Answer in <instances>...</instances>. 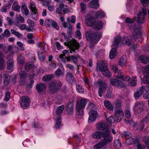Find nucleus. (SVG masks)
Here are the masks:
<instances>
[{
  "label": "nucleus",
  "instance_id": "a878e982",
  "mask_svg": "<svg viewBox=\"0 0 149 149\" xmlns=\"http://www.w3.org/2000/svg\"><path fill=\"white\" fill-rule=\"evenodd\" d=\"M144 86H141L139 90L134 94V96L136 98H138L141 96L143 92Z\"/></svg>",
  "mask_w": 149,
  "mask_h": 149
},
{
  "label": "nucleus",
  "instance_id": "4c0bfd02",
  "mask_svg": "<svg viewBox=\"0 0 149 149\" xmlns=\"http://www.w3.org/2000/svg\"><path fill=\"white\" fill-rule=\"evenodd\" d=\"M56 124L54 126L56 129H57L59 128L61 125V118L60 116H58V118L56 120Z\"/></svg>",
  "mask_w": 149,
  "mask_h": 149
},
{
  "label": "nucleus",
  "instance_id": "680f3d73",
  "mask_svg": "<svg viewBox=\"0 0 149 149\" xmlns=\"http://www.w3.org/2000/svg\"><path fill=\"white\" fill-rule=\"evenodd\" d=\"M115 120H115L114 118L112 116H110L107 119V121L110 123H113L116 122Z\"/></svg>",
  "mask_w": 149,
  "mask_h": 149
},
{
  "label": "nucleus",
  "instance_id": "79ce46f5",
  "mask_svg": "<svg viewBox=\"0 0 149 149\" xmlns=\"http://www.w3.org/2000/svg\"><path fill=\"white\" fill-rule=\"evenodd\" d=\"M115 108L116 109H120L122 106L121 102L118 100H116L114 102Z\"/></svg>",
  "mask_w": 149,
  "mask_h": 149
},
{
  "label": "nucleus",
  "instance_id": "4d7b16f0",
  "mask_svg": "<svg viewBox=\"0 0 149 149\" xmlns=\"http://www.w3.org/2000/svg\"><path fill=\"white\" fill-rule=\"evenodd\" d=\"M3 76L4 78V83L6 85H8L9 84V79L8 78V76L7 75L5 74H4Z\"/></svg>",
  "mask_w": 149,
  "mask_h": 149
},
{
  "label": "nucleus",
  "instance_id": "6e6552de",
  "mask_svg": "<svg viewBox=\"0 0 149 149\" xmlns=\"http://www.w3.org/2000/svg\"><path fill=\"white\" fill-rule=\"evenodd\" d=\"M76 107L77 114L80 116L83 115L84 108V100L81 99L80 100L79 99L76 102Z\"/></svg>",
  "mask_w": 149,
  "mask_h": 149
},
{
  "label": "nucleus",
  "instance_id": "4468645a",
  "mask_svg": "<svg viewBox=\"0 0 149 149\" xmlns=\"http://www.w3.org/2000/svg\"><path fill=\"white\" fill-rule=\"evenodd\" d=\"M95 126L97 129L98 130H104V131H106L107 130H110L106 123L104 121L97 123L96 124Z\"/></svg>",
  "mask_w": 149,
  "mask_h": 149
},
{
  "label": "nucleus",
  "instance_id": "423d86ee",
  "mask_svg": "<svg viewBox=\"0 0 149 149\" xmlns=\"http://www.w3.org/2000/svg\"><path fill=\"white\" fill-rule=\"evenodd\" d=\"M147 14L146 9L142 8L138 13L136 17V22L138 24H142L144 22L145 20V17Z\"/></svg>",
  "mask_w": 149,
  "mask_h": 149
},
{
  "label": "nucleus",
  "instance_id": "9b49d317",
  "mask_svg": "<svg viewBox=\"0 0 149 149\" xmlns=\"http://www.w3.org/2000/svg\"><path fill=\"white\" fill-rule=\"evenodd\" d=\"M85 35L87 40L91 41L93 43L96 44L98 42V40L97 39L96 34L94 32H86Z\"/></svg>",
  "mask_w": 149,
  "mask_h": 149
},
{
  "label": "nucleus",
  "instance_id": "5fc2aeb1",
  "mask_svg": "<svg viewBox=\"0 0 149 149\" xmlns=\"http://www.w3.org/2000/svg\"><path fill=\"white\" fill-rule=\"evenodd\" d=\"M33 66L32 63H28L25 65V69L26 71H28L32 68Z\"/></svg>",
  "mask_w": 149,
  "mask_h": 149
},
{
  "label": "nucleus",
  "instance_id": "ddd939ff",
  "mask_svg": "<svg viewBox=\"0 0 149 149\" xmlns=\"http://www.w3.org/2000/svg\"><path fill=\"white\" fill-rule=\"evenodd\" d=\"M30 101V100L28 97L26 96L22 97L20 101L21 107L23 109L26 108L29 106Z\"/></svg>",
  "mask_w": 149,
  "mask_h": 149
},
{
  "label": "nucleus",
  "instance_id": "864d4df0",
  "mask_svg": "<svg viewBox=\"0 0 149 149\" xmlns=\"http://www.w3.org/2000/svg\"><path fill=\"white\" fill-rule=\"evenodd\" d=\"M76 89L77 91L81 93H83L84 92V88L81 86L77 85L76 86Z\"/></svg>",
  "mask_w": 149,
  "mask_h": 149
},
{
  "label": "nucleus",
  "instance_id": "37998d69",
  "mask_svg": "<svg viewBox=\"0 0 149 149\" xmlns=\"http://www.w3.org/2000/svg\"><path fill=\"white\" fill-rule=\"evenodd\" d=\"M73 26L69 24V26L68 27V28L67 29V33L69 36V37H70V36H71L73 34L72 28Z\"/></svg>",
  "mask_w": 149,
  "mask_h": 149
},
{
  "label": "nucleus",
  "instance_id": "0e129e2a",
  "mask_svg": "<svg viewBox=\"0 0 149 149\" xmlns=\"http://www.w3.org/2000/svg\"><path fill=\"white\" fill-rule=\"evenodd\" d=\"M89 114L93 116H95L96 117H97L98 116V114L97 111L94 110L91 111L89 112Z\"/></svg>",
  "mask_w": 149,
  "mask_h": 149
},
{
  "label": "nucleus",
  "instance_id": "dca6fc26",
  "mask_svg": "<svg viewBox=\"0 0 149 149\" xmlns=\"http://www.w3.org/2000/svg\"><path fill=\"white\" fill-rule=\"evenodd\" d=\"M132 136V134L130 132H125L124 136L127 139L126 142H127L130 141V144H134L137 143L138 141L137 140L134 139H129Z\"/></svg>",
  "mask_w": 149,
  "mask_h": 149
},
{
  "label": "nucleus",
  "instance_id": "603ef678",
  "mask_svg": "<svg viewBox=\"0 0 149 149\" xmlns=\"http://www.w3.org/2000/svg\"><path fill=\"white\" fill-rule=\"evenodd\" d=\"M51 26L53 28L56 29L57 30H58L59 28L57 23L56 21L53 20L51 23Z\"/></svg>",
  "mask_w": 149,
  "mask_h": 149
},
{
  "label": "nucleus",
  "instance_id": "20e7f679",
  "mask_svg": "<svg viewBox=\"0 0 149 149\" xmlns=\"http://www.w3.org/2000/svg\"><path fill=\"white\" fill-rule=\"evenodd\" d=\"M125 21L127 23L129 24L128 26L129 29H131L134 28V32H133L132 38L136 39L141 36V32L140 28L136 27L134 28L135 26L134 23V20L131 19L130 18L127 17L125 19Z\"/></svg>",
  "mask_w": 149,
  "mask_h": 149
},
{
  "label": "nucleus",
  "instance_id": "39448f33",
  "mask_svg": "<svg viewBox=\"0 0 149 149\" xmlns=\"http://www.w3.org/2000/svg\"><path fill=\"white\" fill-rule=\"evenodd\" d=\"M62 86L61 82L58 80L52 81L48 86L49 91L52 93L57 92Z\"/></svg>",
  "mask_w": 149,
  "mask_h": 149
},
{
  "label": "nucleus",
  "instance_id": "f8f14e48",
  "mask_svg": "<svg viewBox=\"0 0 149 149\" xmlns=\"http://www.w3.org/2000/svg\"><path fill=\"white\" fill-rule=\"evenodd\" d=\"M111 85L115 86L117 88H120L125 87V84L121 81L114 79H110Z\"/></svg>",
  "mask_w": 149,
  "mask_h": 149
},
{
  "label": "nucleus",
  "instance_id": "c756f323",
  "mask_svg": "<svg viewBox=\"0 0 149 149\" xmlns=\"http://www.w3.org/2000/svg\"><path fill=\"white\" fill-rule=\"evenodd\" d=\"M122 42L123 44L126 45L128 46H130L132 43V41L130 40L127 37H125L123 38L122 40Z\"/></svg>",
  "mask_w": 149,
  "mask_h": 149
},
{
  "label": "nucleus",
  "instance_id": "774afa93",
  "mask_svg": "<svg viewBox=\"0 0 149 149\" xmlns=\"http://www.w3.org/2000/svg\"><path fill=\"white\" fill-rule=\"evenodd\" d=\"M56 66V63L54 61H52L51 63L50 64L49 68L51 69H53L55 68Z\"/></svg>",
  "mask_w": 149,
  "mask_h": 149
},
{
  "label": "nucleus",
  "instance_id": "a19ab883",
  "mask_svg": "<svg viewBox=\"0 0 149 149\" xmlns=\"http://www.w3.org/2000/svg\"><path fill=\"white\" fill-rule=\"evenodd\" d=\"M17 61L19 65H21L24 63V59L23 57L21 55H20L17 58Z\"/></svg>",
  "mask_w": 149,
  "mask_h": 149
},
{
  "label": "nucleus",
  "instance_id": "aec40b11",
  "mask_svg": "<svg viewBox=\"0 0 149 149\" xmlns=\"http://www.w3.org/2000/svg\"><path fill=\"white\" fill-rule=\"evenodd\" d=\"M12 47V46L11 45L6 46L4 45L0 44V49H3V51L6 53L11 50Z\"/></svg>",
  "mask_w": 149,
  "mask_h": 149
},
{
  "label": "nucleus",
  "instance_id": "2eb2a0df",
  "mask_svg": "<svg viewBox=\"0 0 149 149\" xmlns=\"http://www.w3.org/2000/svg\"><path fill=\"white\" fill-rule=\"evenodd\" d=\"M123 112L121 110H118L115 112L114 115V118L116 122H119L121 120L123 116Z\"/></svg>",
  "mask_w": 149,
  "mask_h": 149
},
{
  "label": "nucleus",
  "instance_id": "6e6d98bb",
  "mask_svg": "<svg viewBox=\"0 0 149 149\" xmlns=\"http://www.w3.org/2000/svg\"><path fill=\"white\" fill-rule=\"evenodd\" d=\"M89 114V116L88 118V122L89 123H91L93 122L96 119L97 117L94 116H93Z\"/></svg>",
  "mask_w": 149,
  "mask_h": 149
},
{
  "label": "nucleus",
  "instance_id": "052dcab7",
  "mask_svg": "<svg viewBox=\"0 0 149 149\" xmlns=\"http://www.w3.org/2000/svg\"><path fill=\"white\" fill-rule=\"evenodd\" d=\"M144 140L146 146L149 147V136H145L144 138Z\"/></svg>",
  "mask_w": 149,
  "mask_h": 149
},
{
  "label": "nucleus",
  "instance_id": "58836bf2",
  "mask_svg": "<svg viewBox=\"0 0 149 149\" xmlns=\"http://www.w3.org/2000/svg\"><path fill=\"white\" fill-rule=\"evenodd\" d=\"M21 11L26 16L28 15L29 14V10L26 6L25 5L22 6Z\"/></svg>",
  "mask_w": 149,
  "mask_h": 149
},
{
  "label": "nucleus",
  "instance_id": "c85d7f7f",
  "mask_svg": "<svg viewBox=\"0 0 149 149\" xmlns=\"http://www.w3.org/2000/svg\"><path fill=\"white\" fill-rule=\"evenodd\" d=\"M139 59L142 63L146 64L149 61V56H145L142 55L139 57Z\"/></svg>",
  "mask_w": 149,
  "mask_h": 149
},
{
  "label": "nucleus",
  "instance_id": "338daca9",
  "mask_svg": "<svg viewBox=\"0 0 149 149\" xmlns=\"http://www.w3.org/2000/svg\"><path fill=\"white\" fill-rule=\"evenodd\" d=\"M141 1L143 6L146 7L148 6L149 0H141Z\"/></svg>",
  "mask_w": 149,
  "mask_h": 149
},
{
  "label": "nucleus",
  "instance_id": "c9c22d12",
  "mask_svg": "<svg viewBox=\"0 0 149 149\" xmlns=\"http://www.w3.org/2000/svg\"><path fill=\"white\" fill-rule=\"evenodd\" d=\"M115 47H112L109 53V58L111 59L114 58L116 55V50Z\"/></svg>",
  "mask_w": 149,
  "mask_h": 149
},
{
  "label": "nucleus",
  "instance_id": "f03ea898",
  "mask_svg": "<svg viewBox=\"0 0 149 149\" xmlns=\"http://www.w3.org/2000/svg\"><path fill=\"white\" fill-rule=\"evenodd\" d=\"M102 137L103 138V140L94 146V149L100 148L112 141V138L110 134V130H107L106 131H103Z\"/></svg>",
  "mask_w": 149,
  "mask_h": 149
},
{
  "label": "nucleus",
  "instance_id": "b1692460",
  "mask_svg": "<svg viewBox=\"0 0 149 149\" xmlns=\"http://www.w3.org/2000/svg\"><path fill=\"white\" fill-rule=\"evenodd\" d=\"M70 59L71 61L75 64L77 63L79 61L83 62V60L81 59L79 56H70Z\"/></svg>",
  "mask_w": 149,
  "mask_h": 149
},
{
  "label": "nucleus",
  "instance_id": "e2e57ef3",
  "mask_svg": "<svg viewBox=\"0 0 149 149\" xmlns=\"http://www.w3.org/2000/svg\"><path fill=\"white\" fill-rule=\"evenodd\" d=\"M4 58L0 57V69H3L4 67Z\"/></svg>",
  "mask_w": 149,
  "mask_h": 149
},
{
  "label": "nucleus",
  "instance_id": "e433bc0d",
  "mask_svg": "<svg viewBox=\"0 0 149 149\" xmlns=\"http://www.w3.org/2000/svg\"><path fill=\"white\" fill-rule=\"evenodd\" d=\"M64 106L62 105L59 107L57 109L56 114L57 115H60L62 113L64 109Z\"/></svg>",
  "mask_w": 149,
  "mask_h": 149
},
{
  "label": "nucleus",
  "instance_id": "bb28decb",
  "mask_svg": "<svg viewBox=\"0 0 149 149\" xmlns=\"http://www.w3.org/2000/svg\"><path fill=\"white\" fill-rule=\"evenodd\" d=\"M36 88L39 92H41L45 90L46 86L45 85L43 84H39L37 85Z\"/></svg>",
  "mask_w": 149,
  "mask_h": 149
},
{
  "label": "nucleus",
  "instance_id": "5701e85b",
  "mask_svg": "<svg viewBox=\"0 0 149 149\" xmlns=\"http://www.w3.org/2000/svg\"><path fill=\"white\" fill-rule=\"evenodd\" d=\"M103 131H96L93 134L92 136L94 139H99L102 137Z\"/></svg>",
  "mask_w": 149,
  "mask_h": 149
},
{
  "label": "nucleus",
  "instance_id": "2f4dec72",
  "mask_svg": "<svg viewBox=\"0 0 149 149\" xmlns=\"http://www.w3.org/2000/svg\"><path fill=\"white\" fill-rule=\"evenodd\" d=\"M66 78L67 81L68 82H70L72 81H75L74 78L72 75L70 73L67 74Z\"/></svg>",
  "mask_w": 149,
  "mask_h": 149
},
{
  "label": "nucleus",
  "instance_id": "cd10ccee",
  "mask_svg": "<svg viewBox=\"0 0 149 149\" xmlns=\"http://www.w3.org/2000/svg\"><path fill=\"white\" fill-rule=\"evenodd\" d=\"M120 41L121 38L119 36H117L115 39L113 45H112V47H115V48L117 47Z\"/></svg>",
  "mask_w": 149,
  "mask_h": 149
},
{
  "label": "nucleus",
  "instance_id": "c03bdc74",
  "mask_svg": "<svg viewBox=\"0 0 149 149\" xmlns=\"http://www.w3.org/2000/svg\"><path fill=\"white\" fill-rule=\"evenodd\" d=\"M38 55L39 59L41 61L44 60L45 58V56L43 54V52L39 51L38 52Z\"/></svg>",
  "mask_w": 149,
  "mask_h": 149
},
{
  "label": "nucleus",
  "instance_id": "09e8293b",
  "mask_svg": "<svg viewBox=\"0 0 149 149\" xmlns=\"http://www.w3.org/2000/svg\"><path fill=\"white\" fill-rule=\"evenodd\" d=\"M114 145L117 148H119L121 146V143L120 140L116 139L114 141Z\"/></svg>",
  "mask_w": 149,
  "mask_h": 149
},
{
  "label": "nucleus",
  "instance_id": "7c9ffc66",
  "mask_svg": "<svg viewBox=\"0 0 149 149\" xmlns=\"http://www.w3.org/2000/svg\"><path fill=\"white\" fill-rule=\"evenodd\" d=\"M92 25L96 29H101L102 28V24L100 22H96L94 24H93Z\"/></svg>",
  "mask_w": 149,
  "mask_h": 149
},
{
  "label": "nucleus",
  "instance_id": "6ab92c4d",
  "mask_svg": "<svg viewBox=\"0 0 149 149\" xmlns=\"http://www.w3.org/2000/svg\"><path fill=\"white\" fill-rule=\"evenodd\" d=\"M106 14L102 10H99L95 13V17L98 19H101L104 17Z\"/></svg>",
  "mask_w": 149,
  "mask_h": 149
},
{
  "label": "nucleus",
  "instance_id": "a211bd4d",
  "mask_svg": "<svg viewBox=\"0 0 149 149\" xmlns=\"http://www.w3.org/2000/svg\"><path fill=\"white\" fill-rule=\"evenodd\" d=\"M88 7L90 8L97 9L100 6L99 0H93L91 1L88 4Z\"/></svg>",
  "mask_w": 149,
  "mask_h": 149
},
{
  "label": "nucleus",
  "instance_id": "49530a36",
  "mask_svg": "<svg viewBox=\"0 0 149 149\" xmlns=\"http://www.w3.org/2000/svg\"><path fill=\"white\" fill-rule=\"evenodd\" d=\"M10 31L12 34H14L18 38H21L22 36V35L21 33H20L19 32L16 31L14 29H11Z\"/></svg>",
  "mask_w": 149,
  "mask_h": 149
},
{
  "label": "nucleus",
  "instance_id": "69168bd1",
  "mask_svg": "<svg viewBox=\"0 0 149 149\" xmlns=\"http://www.w3.org/2000/svg\"><path fill=\"white\" fill-rule=\"evenodd\" d=\"M10 93L9 92H7L6 93L4 100L6 101H8L10 97Z\"/></svg>",
  "mask_w": 149,
  "mask_h": 149
},
{
  "label": "nucleus",
  "instance_id": "f257e3e1",
  "mask_svg": "<svg viewBox=\"0 0 149 149\" xmlns=\"http://www.w3.org/2000/svg\"><path fill=\"white\" fill-rule=\"evenodd\" d=\"M60 35L61 37L64 36V39L66 40L67 42H65L64 44L69 47L70 52L71 53H75V50H78L79 49V43L74 39H72L70 40L68 37L69 36H66L65 33L64 32H62Z\"/></svg>",
  "mask_w": 149,
  "mask_h": 149
},
{
  "label": "nucleus",
  "instance_id": "f3484780",
  "mask_svg": "<svg viewBox=\"0 0 149 149\" xmlns=\"http://www.w3.org/2000/svg\"><path fill=\"white\" fill-rule=\"evenodd\" d=\"M66 109L68 115L73 114L74 109V103L73 102H68L66 106Z\"/></svg>",
  "mask_w": 149,
  "mask_h": 149
},
{
  "label": "nucleus",
  "instance_id": "de8ad7c7",
  "mask_svg": "<svg viewBox=\"0 0 149 149\" xmlns=\"http://www.w3.org/2000/svg\"><path fill=\"white\" fill-rule=\"evenodd\" d=\"M137 81L136 77H132V80L129 83L130 85L131 86H134L137 84Z\"/></svg>",
  "mask_w": 149,
  "mask_h": 149
},
{
  "label": "nucleus",
  "instance_id": "a18cd8bd",
  "mask_svg": "<svg viewBox=\"0 0 149 149\" xmlns=\"http://www.w3.org/2000/svg\"><path fill=\"white\" fill-rule=\"evenodd\" d=\"M113 89L110 88L107 90L106 94V96L107 98H110L112 97Z\"/></svg>",
  "mask_w": 149,
  "mask_h": 149
},
{
  "label": "nucleus",
  "instance_id": "9d476101",
  "mask_svg": "<svg viewBox=\"0 0 149 149\" xmlns=\"http://www.w3.org/2000/svg\"><path fill=\"white\" fill-rule=\"evenodd\" d=\"M144 104L142 102H137L135 104L134 110L135 113H141L144 110Z\"/></svg>",
  "mask_w": 149,
  "mask_h": 149
},
{
  "label": "nucleus",
  "instance_id": "13d9d810",
  "mask_svg": "<svg viewBox=\"0 0 149 149\" xmlns=\"http://www.w3.org/2000/svg\"><path fill=\"white\" fill-rule=\"evenodd\" d=\"M20 78L21 80L24 79L26 76V72L24 71H21L19 73Z\"/></svg>",
  "mask_w": 149,
  "mask_h": 149
},
{
  "label": "nucleus",
  "instance_id": "473e14b6",
  "mask_svg": "<svg viewBox=\"0 0 149 149\" xmlns=\"http://www.w3.org/2000/svg\"><path fill=\"white\" fill-rule=\"evenodd\" d=\"M54 77L52 74L48 75H45L43 77L42 80L45 81H48L53 78Z\"/></svg>",
  "mask_w": 149,
  "mask_h": 149
},
{
  "label": "nucleus",
  "instance_id": "72a5a7b5",
  "mask_svg": "<svg viewBox=\"0 0 149 149\" xmlns=\"http://www.w3.org/2000/svg\"><path fill=\"white\" fill-rule=\"evenodd\" d=\"M16 20L17 22L15 23V24L18 26L20 24L24 22V19L23 17L21 15L19 14L17 17Z\"/></svg>",
  "mask_w": 149,
  "mask_h": 149
},
{
  "label": "nucleus",
  "instance_id": "412c9836",
  "mask_svg": "<svg viewBox=\"0 0 149 149\" xmlns=\"http://www.w3.org/2000/svg\"><path fill=\"white\" fill-rule=\"evenodd\" d=\"M104 106L110 111H112L113 110V107L112 105L111 102L109 100H106L104 101Z\"/></svg>",
  "mask_w": 149,
  "mask_h": 149
},
{
  "label": "nucleus",
  "instance_id": "bf43d9fd",
  "mask_svg": "<svg viewBox=\"0 0 149 149\" xmlns=\"http://www.w3.org/2000/svg\"><path fill=\"white\" fill-rule=\"evenodd\" d=\"M88 108L91 109H95L97 108V107L93 103L89 102L88 104Z\"/></svg>",
  "mask_w": 149,
  "mask_h": 149
},
{
  "label": "nucleus",
  "instance_id": "ea45409f",
  "mask_svg": "<svg viewBox=\"0 0 149 149\" xmlns=\"http://www.w3.org/2000/svg\"><path fill=\"white\" fill-rule=\"evenodd\" d=\"M12 7L14 8V10L15 11L19 12L20 7L18 5V2H15L13 4Z\"/></svg>",
  "mask_w": 149,
  "mask_h": 149
},
{
  "label": "nucleus",
  "instance_id": "3c124183",
  "mask_svg": "<svg viewBox=\"0 0 149 149\" xmlns=\"http://www.w3.org/2000/svg\"><path fill=\"white\" fill-rule=\"evenodd\" d=\"M10 32L8 29H6L2 34V36L3 38L6 37L7 38L9 37L10 36Z\"/></svg>",
  "mask_w": 149,
  "mask_h": 149
},
{
  "label": "nucleus",
  "instance_id": "7ed1b4c3",
  "mask_svg": "<svg viewBox=\"0 0 149 149\" xmlns=\"http://www.w3.org/2000/svg\"><path fill=\"white\" fill-rule=\"evenodd\" d=\"M96 69L97 71L101 72L105 77H110L112 74L109 71L107 62L103 61H98Z\"/></svg>",
  "mask_w": 149,
  "mask_h": 149
},
{
  "label": "nucleus",
  "instance_id": "0eeeda50",
  "mask_svg": "<svg viewBox=\"0 0 149 149\" xmlns=\"http://www.w3.org/2000/svg\"><path fill=\"white\" fill-rule=\"evenodd\" d=\"M143 82L144 84L148 85L143 88V97L144 98L148 99H149V76H144L143 80Z\"/></svg>",
  "mask_w": 149,
  "mask_h": 149
},
{
  "label": "nucleus",
  "instance_id": "8fccbe9b",
  "mask_svg": "<svg viewBox=\"0 0 149 149\" xmlns=\"http://www.w3.org/2000/svg\"><path fill=\"white\" fill-rule=\"evenodd\" d=\"M52 21L53 20L52 19H46L45 20L44 22L45 26L49 27H51V23L52 22Z\"/></svg>",
  "mask_w": 149,
  "mask_h": 149
},
{
  "label": "nucleus",
  "instance_id": "4be33fe9",
  "mask_svg": "<svg viewBox=\"0 0 149 149\" xmlns=\"http://www.w3.org/2000/svg\"><path fill=\"white\" fill-rule=\"evenodd\" d=\"M144 123L141 122L136 123L134 125L133 128L134 130H139L141 131L143 129L144 127Z\"/></svg>",
  "mask_w": 149,
  "mask_h": 149
},
{
  "label": "nucleus",
  "instance_id": "f704fd0d",
  "mask_svg": "<svg viewBox=\"0 0 149 149\" xmlns=\"http://www.w3.org/2000/svg\"><path fill=\"white\" fill-rule=\"evenodd\" d=\"M30 7L33 14H36L37 13V10L34 2H32L30 3Z\"/></svg>",
  "mask_w": 149,
  "mask_h": 149
},
{
  "label": "nucleus",
  "instance_id": "1a4fd4ad",
  "mask_svg": "<svg viewBox=\"0 0 149 149\" xmlns=\"http://www.w3.org/2000/svg\"><path fill=\"white\" fill-rule=\"evenodd\" d=\"M97 83L99 84V95L101 97L102 96V94L105 92L107 87V85L105 82L99 80L97 81Z\"/></svg>",
  "mask_w": 149,
  "mask_h": 149
},
{
  "label": "nucleus",
  "instance_id": "393cba45",
  "mask_svg": "<svg viewBox=\"0 0 149 149\" xmlns=\"http://www.w3.org/2000/svg\"><path fill=\"white\" fill-rule=\"evenodd\" d=\"M7 66L8 69L10 70V72L13 71L14 66V61L13 59L10 58L8 61Z\"/></svg>",
  "mask_w": 149,
  "mask_h": 149
}]
</instances>
